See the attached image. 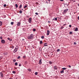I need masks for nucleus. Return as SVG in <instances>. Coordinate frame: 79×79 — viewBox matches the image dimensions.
I'll use <instances>...</instances> for the list:
<instances>
[{"instance_id": "56", "label": "nucleus", "mask_w": 79, "mask_h": 79, "mask_svg": "<svg viewBox=\"0 0 79 79\" xmlns=\"http://www.w3.org/2000/svg\"><path fill=\"white\" fill-rule=\"evenodd\" d=\"M48 1H50V0H48Z\"/></svg>"}, {"instance_id": "39", "label": "nucleus", "mask_w": 79, "mask_h": 79, "mask_svg": "<svg viewBox=\"0 0 79 79\" xmlns=\"http://www.w3.org/2000/svg\"><path fill=\"white\" fill-rule=\"evenodd\" d=\"M35 14L36 15H38V13L36 12V13H35Z\"/></svg>"}, {"instance_id": "16", "label": "nucleus", "mask_w": 79, "mask_h": 79, "mask_svg": "<svg viewBox=\"0 0 79 79\" xmlns=\"http://www.w3.org/2000/svg\"><path fill=\"white\" fill-rule=\"evenodd\" d=\"M8 40H10V41H12V40L10 38H8Z\"/></svg>"}, {"instance_id": "25", "label": "nucleus", "mask_w": 79, "mask_h": 79, "mask_svg": "<svg viewBox=\"0 0 79 79\" xmlns=\"http://www.w3.org/2000/svg\"><path fill=\"white\" fill-rule=\"evenodd\" d=\"M15 65H16V66H17L18 65V63L15 62Z\"/></svg>"}, {"instance_id": "31", "label": "nucleus", "mask_w": 79, "mask_h": 79, "mask_svg": "<svg viewBox=\"0 0 79 79\" xmlns=\"http://www.w3.org/2000/svg\"><path fill=\"white\" fill-rule=\"evenodd\" d=\"M22 11L21 10H20V11H19V13H20V14L22 13Z\"/></svg>"}, {"instance_id": "2", "label": "nucleus", "mask_w": 79, "mask_h": 79, "mask_svg": "<svg viewBox=\"0 0 79 79\" xmlns=\"http://www.w3.org/2000/svg\"><path fill=\"white\" fill-rule=\"evenodd\" d=\"M27 38L28 39H32L33 38V34H31L30 35L28 36Z\"/></svg>"}, {"instance_id": "6", "label": "nucleus", "mask_w": 79, "mask_h": 79, "mask_svg": "<svg viewBox=\"0 0 79 79\" xmlns=\"http://www.w3.org/2000/svg\"><path fill=\"white\" fill-rule=\"evenodd\" d=\"M1 43L2 44H5V40H1Z\"/></svg>"}, {"instance_id": "21", "label": "nucleus", "mask_w": 79, "mask_h": 79, "mask_svg": "<svg viewBox=\"0 0 79 79\" xmlns=\"http://www.w3.org/2000/svg\"><path fill=\"white\" fill-rule=\"evenodd\" d=\"M19 8H22V5L21 4L19 7Z\"/></svg>"}, {"instance_id": "8", "label": "nucleus", "mask_w": 79, "mask_h": 79, "mask_svg": "<svg viewBox=\"0 0 79 79\" xmlns=\"http://www.w3.org/2000/svg\"><path fill=\"white\" fill-rule=\"evenodd\" d=\"M39 64H42V59H40L39 60Z\"/></svg>"}, {"instance_id": "54", "label": "nucleus", "mask_w": 79, "mask_h": 79, "mask_svg": "<svg viewBox=\"0 0 79 79\" xmlns=\"http://www.w3.org/2000/svg\"><path fill=\"white\" fill-rule=\"evenodd\" d=\"M77 5H78V6H79V3Z\"/></svg>"}, {"instance_id": "18", "label": "nucleus", "mask_w": 79, "mask_h": 79, "mask_svg": "<svg viewBox=\"0 0 79 79\" xmlns=\"http://www.w3.org/2000/svg\"><path fill=\"white\" fill-rule=\"evenodd\" d=\"M15 6L16 8H18V5L17 4H15Z\"/></svg>"}, {"instance_id": "27", "label": "nucleus", "mask_w": 79, "mask_h": 79, "mask_svg": "<svg viewBox=\"0 0 79 79\" xmlns=\"http://www.w3.org/2000/svg\"><path fill=\"white\" fill-rule=\"evenodd\" d=\"M60 49H58L56 50V52H60Z\"/></svg>"}, {"instance_id": "34", "label": "nucleus", "mask_w": 79, "mask_h": 79, "mask_svg": "<svg viewBox=\"0 0 79 79\" xmlns=\"http://www.w3.org/2000/svg\"><path fill=\"white\" fill-rule=\"evenodd\" d=\"M4 7H6V4H4Z\"/></svg>"}, {"instance_id": "50", "label": "nucleus", "mask_w": 79, "mask_h": 79, "mask_svg": "<svg viewBox=\"0 0 79 79\" xmlns=\"http://www.w3.org/2000/svg\"><path fill=\"white\" fill-rule=\"evenodd\" d=\"M60 1H61V2H63V0H60Z\"/></svg>"}, {"instance_id": "35", "label": "nucleus", "mask_w": 79, "mask_h": 79, "mask_svg": "<svg viewBox=\"0 0 79 79\" xmlns=\"http://www.w3.org/2000/svg\"><path fill=\"white\" fill-rule=\"evenodd\" d=\"M73 34V32L70 31L69 32V34Z\"/></svg>"}, {"instance_id": "3", "label": "nucleus", "mask_w": 79, "mask_h": 79, "mask_svg": "<svg viewBox=\"0 0 79 79\" xmlns=\"http://www.w3.org/2000/svg\"><path fill=\"white\" fill-rule=\"evenodd\" d=\"M18 48H19V47L18 46H16L15 47V48L14 50V53H15V52H17V51L18 50ZM15 50H16L15 51Z\"/></svg>"}, {"instance_id": "1", "label": "nucleus", "mask_w": 79, "mask_h": 79, "mask_svg": "<svg viewBox=\"0 0 79 79\" xmlns=\"http://www.w3.org/2000/svg\"><path fill=\"white\" fill-rule=\"evenodd\" d=\"M69 10V9H65V10H64V12H62V14L63 15H64V14H66L67 12H68V11Z\"/></svg>"}, {"instance_id": "47", "label": "nucleus", "mask_w": 79, "mask_h": 79, "mask_svg": "<svg viewBox=\"0 0 79 79\" xmlns=\"http://www.w3.org/2000/svg\"><path fill=\"white\" fill-rule=\"evenodd\" d=\"M21 66V64H19V66Z\"/></svg>"}, {"instance_id": "23", "label": "nucleus", "mask_w": 79, "mask_h": 79, "mask_svg": "<svg viewBox=\"0 0 79 79\" xmlns=\"http://www.w3.org/2000/svg\"><path fill=\"white\" fill-rule=\"evenodd\" d=\"M53 20H56V21H57V18H56L55 19H54Z\"/></svg>"}, {"instance_id": "24", "label": "nucleus", "mask_w": 79, "mask_h": 79, "mask_svg": "<svg viewBox=\"0 0 79 79\" xmlns=\"http://www.w3.org/2000/svg\"><path fill=\"white\" fill-rule=\"evenodd\" d=\"M64 28V27L63 26H61L60 27V29H63Z\"/></svg>"}, {"instance_id": "57", "label": "nucleus", "mask_w": 79, "mask_h": 79, "mask_svg": "<svg viewBox=\"0 0 79 79\" xmlns=\"http://www.w3.org/2000/svg\"><path fill=\"white\" fill-rule=\"evenodd\" d=\"M22 10H23V9H22Z\"/></svg>"}, {"instance_id": "53", "label": "nucleus", "mask_w": 79, "mask_h": 79, "mask_svg": "<svg viewBox=\"0 0 79 79\" xmlns=\"http://www.w3.org/2000/svg\"><path fill=\"white\" fill-rule=\"evenodd\" d=\"M16 49H15V51H14V50L13 52H16Z\"/></svg>"}, {"instance_id": "17", "label": "nucleus", "mask_w": 79, "mask_h": 79, "mask_svg": "<svg viewBox=\"0 0 79 79\" xmlns=\"http://www.w3.org/2000/svg\"><path fill=\"white\" fill-rule=\"evenodd\" d=\"M71 2H76V0H70Z\"/></svg>"}, {"instance_id": "22", "label": "nucleus", "mask_w": 79, "mask_h": 79, "mask_svg": "<svg viewBox=\"0 0 79 79\" xmlns=\"http://www.w3.org/2000/svg\"><path fill=\"white\" fill-rule=\"evenodd\" d=\"M26 58V55L23 56V58Z\"/></svg>"}, {"instance_id": "44", "label": "nucleus", "mask_w": 79, "mask_h": 79, "mask_svg": "<svg viewBox=\"0 0 79 79\" xmlns=\"http://www.w3.org/2000/svg\"><path fill=\"white\" fill-rule=\"evenodd\" d=\"M3 39V38H2V37L1 36V37H0V39Z\"/></svg>"}, {"instance_id": "29", "label": "nucleus", "mask_w": 79, "mask_h": 79, "mask_svg": "<svg viewBox=\"0 0 79 79\" xmlns=\"http://www.w3.org/2000/svg\"><path fill=\"white\" fill-rule=\"evenodd\" d=\"M37 74H38V73H37V72H35V75H37Z\"/></svg>"}, {"instance_id": "36", "label": "nucleus", "mask_w": 79, "mask_h": 79, "mask_svg": "<svg viewBox=\"0 0 79 79\" xmlns=\"http://www.w3.org/2000/svg\"><path fill=\"white\" fill-rule=\"evenodd\" d=\"M21 58V57L20 56H18L17 57L18 59H19V58Z\"/></svg>"}, {"instance_id": "46", "label": "nucleus", "mask_w": 79, "mask_h": 79, "mask_svg": "<svg viewBox=\"0 0 79 79\" xmlns=\"http://www.w3.org/2000/svg\"><path fill=\"white\" fill-rule=\"evenodd\" d=\"M68 66L69 68H71V65H68Z\"/></svg>"}, {"instance_id": "11", "label": "nucleus", "mask_w": 79, "mask_h": 79, "mask_svg": "<svg viewBox=\"0 0 79 79\" xmlns=\"http://www.w3.org/2000/svg\"><path fill=\"white\" fill-rule=\"evenodd\" d=\"M60 73H61L62 74H63V73H64V70H61L60 72Z\"/></svg>"}, {"instance_id": "4", "label": "nucleus", "mask_w": 79, "mask_h": 79, "mask_svg": "<svg viewBox=\"0 0 79 79\" xmlns=\"http://www.w3.org/2000/svg\"><path fill=\"white\" fill-rule=\"evenodd\" d=\"M32 18H30L28 19V22L30 23H31V22H32Z\"/></svg>"}, {"instance_id": "52", "label": "nucleus", "mask_w": 79, "mask_h": 79, "mask_svg": "<svg viewBox=\"0 0 79 79\" xmlns=\"http://www.w3.org/2000/svg\"><path fill=\"white\" fill-rule=\"evenodd\" d=\"M63 26H66V24H64Z\"/></svg>"}, {"instance_id": "13", "label": "nucleus", "mask_w": 79, "mask_h": 79, "mask_svg": "<svg viewBox=\"0 0 79 79\" xmlns=\"http://www.w3.org/2000/svg\"><path fill=\"white\" fill-rule=\"evenodd\" d=\"M43 44V42H42V41L41 40L40 41V44Z\"/></svg>"}, {"instance_id": "37", "label": "nucleus", "mask_w": 79, "mask_h": 79, "mask_svg": "<svg viewBox=\"0 0 79 79\" xmlns=\"http://www.w3.org/2000/svg\"><path fill=\"white\" fill-rule=\"evenodd\" d=\"M74 45H76V44H77V43L76 42H74Z\"/></svg>"}, {"instance_id": "14", "label": "nucleus", "mask_w": 79, "mask_h": 79, "mask_svg": "<svg viewBox=\"0 0 79 79\" xmlns=\"http://www.w3.org/2000/svg\"><path fill=\"white\" fill-rule=\"evenodd\" d=\"M2 26V22L0 21V26Z\"/></svg>"}, {"instance_id": "49", "label": "nucleus", "mask_w": 79, "mask_h": 79, "mask_svg": "<svg viewBox=\"0 0 79 79\" xmlns=\"http://www.w3.org/2000/svg\"><path fill=\"white\" fill-rule=\"evenodd\" d=\"M48 23H50V21H48Z\"/></svg>"}, {"instance_id": "19", "label": "nucleus", "mask_w": 79, "mask_h": 79, "mask_svg": "<svg viewBox=\"0 0 79 79\" xmlns=\"http://www.w3.org/2000/svg\"><path fill=\"white\" fill-rule=\"evenodd\" d=\"M3 54L4 55H7V52H4L3 53Z\"/></svg>"}, {"instance_id": "58", "label": "nucleus", "mask_w": 79, "mask_h": 79, "mask_svg": "<svg viewBox=\"0 0 79 79\" xmlns=\"http://www.w3.org/2000/svg\"><path fill=\"white\" fill-rule=\"evenodd\" d=\"M52 55H53V54H52Z\"/></svg>"}, {"instance_id": "33", "label": "nucleus", "mask_w": 79, "mask_h": 79, "mask_svg": "<svg viewBox=\"0 0 79 79\" xmlns=\"http://www.w3.org/2000/svg\"><path fill=\"white\" fill-rule=\"evenodd\" d=\"M41 39H44V36H42L41 37Z\"/></svg>"}, {"instance_id": "40", "label": "nucleus", "mask_w": 79, "mask_h": 79, "mask_svg": "<svg viewBox=\"0 0 79 79\" xmlns=\"http://www.w3.org/2000/svg\"><path fill=\"white\" fill-rule=\"evenodd\" d=\"M11 48H14V46H12L11 47Z\"/></svg>"}, {"instance_id": "38", "label": "nucleus", "mask_w": 79, "mask_h": 79, "mask_svg": "<svg viewBox=\"0 0 79 79\" xmlns=\"http://www.w3.org/2000/svg\"><path fill=\"white\" fill-rule=\"evenodd\" d=\"M27 6H24V8H26V7H27Z\"/></svg>"}, {"instance_id": "55", "label": "nucleus", "mask_w": 79, "mask_h": 79, "mask_svg": "<svg viewBox=\"0 0 79 79\" xmlns=\"http://www.w3.org/2000/svg\"><path fill=\"white\" fill-rule=\"evenodd\" d=\"M22 40H23V41L24 40V39H22Z\"/></svg>"}, {"instance_id": "20", "label": "nucleus", "mask_w": 79, "mask_h": 79, "mask_svg": "<svg viewBox=\"0 0 79 79\" xmlns=\"http://www.w3.org/2000/svg\"><path fill=\"white\" fill-rule=\"evenodd\" d=\"M54 69H57V68H56V66L54 67Z\"/></svg>"}, {"instance_id": "5", "label": "nucleus", "mask_w": 79, "mask_h": 79, "mask_svg": "<svg viewBox=\"0 0 79 79\" xmlns=\"http://www.w3.org/2000/svg\"><path fill=\"white\" fill-rule=\"evenodd\" d=\"M0 74L1 77H2V78L3 77V73H2V72H1L0 73Z\"/></svg>"}, {"instance_id": "12", "label": "nucleus", "mask_w": 79, "mask_h": 79, "mask_svg": "<svg viewBox=\"0 0 79 79\" xmlns=\"http://www.w3.org/2000/svg\"><path fill=\"white\" fill-rule=\"evenodd\" d=\"M27 70L28 71H29V72H31V69H28Z\"/></svg>"}, {"instance_id": "32", "label": "nucleus", "mask_w": 79, "mask_h": 79, "mask_svg": "<svg viewBox=\"0 0 79 79\" xmlns=\"http://www.w3.org/2000/svg\"><path fill=\"white\" fill-rule=\"evenodd\" d=\"M14 23V22H11V25H13V24Z\"/></svg>"}, {"instance_id": "43", "label": "nucleus", "mask_w": 79, "mask_h": 79, "mask_svg": "<svg viewBox=\"0 0 79 79\" xmlns=\"http://www.w3.org/2000/svg\"><path fill=\"white\" fill-rule=\"evenodd\" d=\"M69 27H71V25H69Z\"/></svg>"}, {"instance_id": "42", "label": "nucleus", "mask_w": 79, "mask_h": 79, "mask_svg": "<svg viewBox=\"0 0 79 79\" xmlns=\"http://www.w3.org/2000/svg\"><path fill=\"white\" fill-rule=\"evenodd\" d=\"M25 64H27V62L26 61L25 62Z\"/></svg>"}, {"instance_id": "9", "label": "nucleus", "mask_w": 79, "mask_h": 79, "mask_svg": "<svg viewBox=\"0 0 79 79\" xmlns=\"http://www.w3.org/2000/svg\"><path fill=\"white\" fill-rule=\"evenodd\" d=\"M20 25H21V23H20V22H18L17 26H19Z\"/></svg>"}, {"instance_id": "30", "label": "nucleus", "mask_w": 79, "mask_h": 79, "mask_svg": "<svg viewBox=\"0 0 79 79\" xmlns=\"http://www.w3.org/2000/svg\"><path fill=\"white\" fill-rule=\"evenodd\" d=\"M12 73H13L14 74H15V73H16V72L15 71H12Z\"/></svg>"}, {"instance_id": "41", "label": "nucleus", "mask_w": 79, "mask_h": 79, "mask_svg": "<svg viewBox=\"0 0 79 79\" xmlns=\"http://www.w3.org/2000/svg\"><path fill=\"white\" fill-rule=\"evenodd\" d=\"M14 62H16V60H13Z\"/></svg>"}, {"instance_id": "15", "label": "nucleus", "mask_w": 79, "mask_h": 79, "mask_svg": "<svg viewBox=\"0 0 79 79\" xmlns=\"http://www.w3.org/2000/svg\"><path fill=\"white\" fill-rule=\"evenodd\" d=\"M78 31V28L77 27H76L75 29V31Z\"/></svg>"}, {"instance_id": "45", "label": "nucleus", "mask_w": 79, "mask_h": 79, "mask_svg": "<svg viewBox=\"0 0 79 79\" xmlns=\"http://www.w3.org/2000/svg\"><path fill=\"white\" fill-rule=\"evenodd\" d=\"M48 45H46V44L44 45V46H45V47L46 46H48Z\"/></svg>"}, {"instance_id": "51", "label": "nucleus", "mask_w": 79, "mask_h": 79, "mask_svg": "<svg viewBox=\"0 0 79 79\" xmlns=\"http://www.w3.org/2000/svg\"><path fill=\"white\" fill-rule=\"evenodd\" d=\"M78 19L79 20V16L78 17Z\"/></svg>"}, {"instance_id": "7", "label": "nucleus", "mask_w": 79, "mask_h": 79, "mask_svg": "<svg viewBox=\"0 0 79 79\" xmlns=\"http://www.w3.org/2000/svg\"><path fill=\"white\" fill-rule=\"evenodd\" d=\"M49 34H50V31L49 30H47V35H48Z\"/></svg>"}, {"instance_id": "28", "label": "nucleus", "mask_w": 79, "mask_h": 79, "mask_svg": "<svg viewBox=\"0 0 79 79\" xmlns=\"http://www.w3.org/2000/svg\"><path fill=\"white\" fill-rule=\"evenodd\" d=\"M33 32H35V31H36V29H34L33 30Z\"/></svg>"}, {"instance_id": "10", "label": "nucleus", "mask_w": 79, "mask_h": 79, "mask_svg": "<svg viewBox=\"0 0 79 79\" xmlns=\"http://www.w3.org/2000/svg\"><path fill=\"white\" fill-rule=\"evenodd\" d=\"M49 64H52L53 63V62H52L51 61H49Z\"/></svg>"}, {"instance_id": "26", "label": "nucleus", "mask_w": 79, "mask_h": 79, "mask_svg": "<svg viewBox=\"0 0 79 79\" xmlns=\"http://www.w3.org/2000/svg\"><path fill=\"white\" fill-rule=\"evenodd\" d=\"M62 69H63V70H65V69H66L65 68H64Z\"/></svg>"}, {"instance_id": "48", "label": "nucleus", "mask_w": 79, "mask_h": 79, "mask_svg": "<svg viewBox=\"0 0 79 79\" xmlns=\"http://www.w3.org/2000/svg\"><path fill=\"white\" fill-rule=\"evenodd\" d=\"M45 44H47V43H45L44 44V45H45Z\"/></svg>"}]
</instances>
